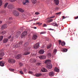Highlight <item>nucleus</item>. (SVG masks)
<instances>
[{
    "mask_svg": "<svg viewBox=\"0 0 78 78\" xmlns=\"http://www.w3.org/2000/svg\"><path fill=\"white\" fill-rule=\"evenodd\" d=\"M51 62V60H47L45 61V63H49L48 64V66L46 67L47 69H50L52 68V65H51V64L50 63V62Z\"/></svg>",
    "mask_w": 78,
    "mask_h": 78,
    "instance_id": "nucleus-1",
    "label": "nucleus"
},
{
    "mask_svg": "<svg viewBox=\"0 0 78 78\" xmlns=\"http://www.w3.org/2000/svg\"><path fill=\"white\" fill-rule=\"evenodd\" d=\"M15 60L14 59L12 58H9L8 60V62L10 64L12 63H15Z\"/></svg>",
    "mask_w": 78,
    "mask_h": 78,
    "instance_id": "nucleus-2",
    "label": "nucleus"
},
{
    "mask_svg": "<svg viewBox=\"0 0 78 78\" xmlns=\"http://www.w3.org/2000/svg\"><path fill=\"white\" fill-rule=\"evenodd\" d=\"M23 5H26L29 3V1L28 0H23Z\"/></svg>",
    "mask_w": 78,
    "mask_h": 78,
    "instance_id": "nucleus-3",
    "label": "nucleus"
},
{
    "mask_svg": "<svg viewBox=\"0 0 78 78\" xmlns=\"http://www.w3.org/2000/svg\"><path fill=\"white\" fill-rule=\"evenodd\" d=\"M27 34V31H25L23 32L22 34L21 35V37L22 38H23V37H25L26 35Z\"/></svg>",
    "mask_w": 78,
    "mask_h": 78,
    "instance_id": "nucleus-4",
    "label": "nucleus"
},
{
    "mask_svg": "<svg viewBox=\"0 0 78 78\" xmlns=\"http://www.w3.org/2000/svg\"><path fill=\"white\" fill-rule=\"evenodd\" d=\"M13 14L15 16H19V12L16 11H14Z\"/></svg>",
    "mask_w": 78,
    "mask_h": 78,
    "instance_id": "nucleus-5",
    "label": "nucleus"
},
{
    "mask_svg": "<svg viewBox=\"0 0 78 78\" xmlns=\"http://www.w3.org/2000/svg\"><path fill=\"white\" fill-rule=\"evenodd\" d=\"M59 45H62V46H64V45H66V43L64 41L62 42H61V40L59 41Z\"/></svg>",
    "mask_w": 78,
    "mask_h": 78,
    "instance_id": "nucleus-6",
    "label": "nucleus"
},
{
    "mask_svg": "<svg viewBox=\"0 0 78 78\" xmlns=\"http://www.w3.org/2000/svg\"><path fill=\"white\" fill-rule=\"evenodd\" d=\"M39 47V43H38L35 44L34 46V48L35 49H37Z\"/></svg>",
    "mask_w": 78,
    "mask_h": 78,
    "instance_id": "nucleus-7",
    "label": "nucleus"
},
{
    "mask_svg": "<svg viewBox=\"0 0 78 78\" xmlns=\"http://www.w3.org/2000/svg\"><path fill=\"white\" fill-rule=\"evenodd\" d=\"M55 75V73L53 71H51L49 73V75L50 76H53Z\"/></svg>",
    "mask_w": 78,
    "mask_h": 78,
    "instance_id": "nucleus-8",
    "label": "nucleus"
},
{
    "mask_svg": "<svg viewBox=\"0 0 78 78\" xmlns=\"http://www.w3.org/2000/svg\"><path fill=\"white\" fill-rule=\"evenodd\" d=\"M22 41H20L19 42V44L14 46L15 48H17V47H20V45H22Z\"/></svg>",
    "mask_w": 78,
    "mask_h": 78,
    "instance_id": "nucleus-9",
    "label": "nucleus"
},
{
    "mask_svg": "<svg viewBox=\"0 0 78 78\" xmlns=\"http://www.w3.org/2000/svg\"><path fill=\"white\" fill-rule=\"evenodd\" d=\"M8 27L7 26V25L5 24L3 25L1 27L2 30H4V29H5V28H6Z\"/></svg>",
    "mask_w": 78,
    "mask_h": 78,
    "instance_id": "nucleus-10",
    "label": "nucleus"
},
{
    "mask_svg": "<svg viewBox=\"0 0 78 78\" xmlns=\"http://www.w3.org/2000/svg\"><path fill=\"white\" fill-rule=\"evenodd\" d=\"M5 62L3 61H1L0 62V66L2 67H3V66H5Z\"/></svg>",
    "mask_w": 78,
    "mask_h": 78,
    "instance_id": "nucleus-11",
    "label": "nucleus"
},
{
    "mask_svg": "<svg viewBox=\"0 0 78 78\" xmlns=\"http://www.w3.org/2000/svg\"><path fill=\"white\" fill-rule=\"evenodd\" d=\"M37 35L34 34L32 37V39H33L34 40H36V39H37Z\"/></svg>",
    "mask_w": 78,
    "mask_h": 78,
    "instance_id": "nucleus-12",
    "label": "nucleus"
},
{
    "mask_svg": "<svg viewBox=\"0 0 78 78\" xmlns=\"http://www.w3.org/2000/svg\"><path fill=\"white\" fill-rule=\"evenodd\" d=\"M39 58L41 59H44L46 58V56L45 55H42L39 57Z\"/></svg>",
    "mask_w": 78,
    "mask_h": 78,
    "instance_id": "nucleus-13",
    "label": "nucleus"
},
{
    "mask_svg": "<svg viewBox=\"0 0 78 78\" xmlns=\"http://www.w3.org/2000/svg\"><path fill=\"white\" fill-rule=\"evenodd\" d=\"M51 25L54 26V27H58V24L56 22L51 23Z\"/></svg>",
    "mask_w": 78,
    "mask_h": 78,
    "instance_id": "nucleus-14",
    "label": "nucleus"
},
{
    "mask_svg": "<svg viewBox=\"0 0 78 78\" xmlns=\"http://www.w3.org/2000/svg\"><path fill=\"white\" fill-rule=\"evenodd\" d=\"M17 10L20 11V12H24V10L21 8H18L17 9Z\"/></svg>",
    "mask_w": 78,
    "mask_h": 78,
    "instance_id": "nucleus-15",
    "label": "nucleus"
},
{
    "mask_svg": "<svg viewBox=\"0 0 78 78\" xmlns=\"http://www.w3.org/2000/svg\"><path fill=\"white\" fill-rule=\"evenodd\" d=\"M54 2L56 5H59V1L58 0H54Z\"/></svg>",
    "mask_w": 78,
    "mask_h": 78,
    "instance_id": "nucleus-16",
    "label": "nucleus"
},
{
    "mask_svg": "<svg viewBox=\"0 0 78 78\" xmlns=\"http://www.w3.org/2000/svg\"><path fill=\"white\" fill-rule=\"evenodd\" d=\"M44 52H45V51H44V50H41L39 51V53L41 54H44Z\"/></svg>",
    "mask_w": 78,
    "mask_h": 78,
    "instance_id": "nucleus-17",
    "label": "nucleus"
},
{
    "mask_svg": "<svg viewBox=\"0 0 78 78\" xmlns=\"http://www.w3.org/2000/svg\"><path fill=\"white\" fill-rule=\"evenodd\" d=\"M41 70L43 72H47V70L44 68L41 69Z\"/></svg>",
    "mask_w": 78,
    "mask_h": 78,
    "instance_id": "nucleus-18",
    "label": "nucleus"
},
{
    "mask_svg": "<svg viewBox=\"0 0 78 78\" xmlns=\"http://www.w3.org/2000/svg\"><path fill=\"white\" fill-rule=\"evenodd\" d=\"M54 70L56 72H59V69L58 68L55 67L54 69Z\"/></svg>",
    "mask_w": 78,
    "mask_h": 78,
    "instance_id": "nucleus-19",
    "label": "nucleus"
},
{
    "mask_svg": "<svg viewBox=\"0 0 78 78\" xmlns=\"http://www.w3.org/2000/svg\"><path fill=\"white\" fill-rule=\"evenodd\" d=\"M21 58V55H17V56L16 57V59H20Z\"/></svg>",
    "mask_w": 78,
    "mask_h": 78,
    "instance_id": "nucleus-20",
    "label": "nucleus"
},
{
    "mask_svg": "<svg viewBox=\"0 0 78 78\" xmlns=\"http://www.w3.org/2000/svg\"><path fill=\"white\" fill-rule=\"evenodd\" d=\"M42 75V74L41 73H36L35 74V76H37V77H38V76H40Z\"/></svg>",
    "mask_w": 78,
    "mask_h": 78,
    "instance_id": "nucleus-21",
    "label": "nucleus"
},
{
    "mask_svg": "<svg viewBox=\"0 0 78 78\" xmlns=\"http://www.w3.org/2000/svg\"><path fill=\"white\" fill-rule=\"evenodd\" d=\"M7 8H9V9L12 8V5H9L7 6Z\"/></svg>",
    "mask_w": 78,
    "mask_h": 78,
    "instance_id": "nucleus-22",
    "label": "nucleus"
},
{
    "mask_svg": "<svg viewBox=\"0 0 78 78\" xmlns=\"http://www.w3.org/2000/svg\"><path fill=\"white\" fill-rule=\"evenodd\" d=\"M8 39L5 38L3 40V42L4 43H6V42H8Z\"/></svg>",
    "mask_w": 78,
    "mask_h": 78,
    "instance_id": "nucleus-23",
    "label": "nucleus"
},
{
    "mask_svg": "<svg viewBox=\"0 0 78 78\" xmlns=\"http://www.w3.org/2000/svg\"><path fill=\"white\" fill-rule=\"evenodd\" d=\"M30 54V52H26L24 53V55H29Z\"/></svg>",
    "mask_w": 78,
    "mask_h": 78,
    "instance_id": "nucleus-24",
    "label": "nucleus"
},
{
    "mask_svg": "<svg viewBox=\"0 0 78 78\" xmlns=\"http://www.w3.org/2000/svg\"><path fill=\"white\" fill-rule=\"evenodd\" d=\"M5 55V53L4 52H1L0 53V56H3Z\"/></svg>",
    "mask_w": 78,
    "mask_h": 78,
    "instance_id": "nucleus-25",
    "label": "nucleus"
},
{
    "mask_svg": "<svg viewBox=\"0 0 78 78\" xmlns=\"http://www.w3.org/2000/svg\"><path fill=\"white\" fill-rule=\"evenodd\" d=\"M31 1L33 3H34V4H35V3H36V2H37L36 0H31Z\"/></svg>",
    "mask_w": 78,
    "mask_h": 78,
    "instance_id": "nucleus-26",
    "label": "nucleus"
},
{
    "mask_svg": "<svg viewBox=\"0 0 78 78\" xmlns=\"http://www.w3.org/2000/svg\"><path fill=\"white\" fill-rule=\"evenodd\" d=\"M53 19H50L49 20H48L47 22V23H49V22H53Z\"/></svg>",
    "mask_w": 78,
    "mask_h": 78,
    "instance_id": "nucleus-27",
    "label": "nucleus"
},
{
    "mask_svg": "<svg viewBox=\"0 0 78 78\" xmlns=\"http://www.w3.org/2000/svg\"><path fill=\"white\" fill-rule=\"evenodd\" d=\"M63 52H67V49L66 48H65L63 49Z\"/></svg>",
    "mask_w": 78,
    "mask_h": 78,
    "instance_id": "nucleus-28",
    "label": "nucleus"
},
{
    "mask_svg": "<svg viewBox=\"0 0 78 78\" xmlns=\"http://www.w3.org/2000/svg\"><path fill=\"white\" fill-rule=\"evenodd\" d=\"M3 4V1L2 0H0V7Z\"/></svg>",
    "mask_w": 78,
    "mask_h": 78,
    "instance_id": "nucleus-29",
    "label": "nucleus"
},
{
    "mask_svg": "<svg viewBox=\"0 0 78 78\" xmlns=\"http://www.w3.org/2000/svg\"><path fill=\"white\" fill-rule=\"evenodd\" d=\"M5 33H6V32L5 31H2L1 33V34H5Z\"/></svg>",
    "mask_w": 78,
    "mask_h": 78,
    "instance_id": "nucleus-30",
    "label": "nucleus"
},
{
    "mask_svg": "<svg viewBox=\"0 0 78 78\" xmlns=\"http://www.w3.org/2000/svg\"><path fill=\"white\" fill-rule=\"evenodd\" d=\"M57 52V50L56 49H54V53H55V54H56Z\"/></svg>",
    "mask_w": 78,
    "mask_h": 78,
    "instance_id": "nucleus-31",
    "label": "nucleus"
},
{
    "mask_svg": "<svg viewBox=\"0 0 78 78\" xmlns=\"http://www.w3.org/2000/svg\"><path fill=\"white\" fill-rule=\"evenodd\" d=\"M8 5V3H5L4 5V8H6V7H7V6Z\"/></svg>",
    "mask_w": 78,
    "mask_h": 78,
    "instance_id": "nucleus-32",
    "label": "nucleus"
},
{
    "mask_svg": "<svg viewBox=\"0 0 78 78\" xmlns=\"http://www.w3.org/2000/svg\"><path fill=\"white\" fill-rule=\"evenodd\" d=\"M3 36H0V41L3 40Z\"/></svg>",
    "mask_w": 78,
    "mask_h": 78,
    "instance_id": "nucleus-33",
    "label": "nucleus"
},
{
    "mask_svg": "<svg viewBox=\"0 0 78 78\" xmlns=\"http://www.w3.org/2000/svg\"><path fill=\"white\" fill-rule=\"evenodd\" d=\"M48 56L49 57H51V54L50 53H48Z\"/></svg>",
    "mask_w": 78,
    "mask_h": 78,
    "instance_id": "nucleus-34",
    "label": "nucleus"
},
{
    "mask_svg": "<svg viewBox=\"0 0 78 78\" xmlns=\"http://www.w3.org/2000/svg\"><path fill=\"white\" fill-rule=\"evenodd\" d=\"M15 70V69H10V71L11 72H14Z\"/></svg>",
    "mask_w": 78,
    "mask_h": 78,
    "instance_id": "nucleus-35",
    "label": "nucleus"
},
{
    "mask_svg": "<svg viewBox=\"0 0 78 78\" xmlns=\"http://www.w3.org/2000/svg\"><path fill=\"white\" fill-rule=\"evenodd\" d=\"M41 34H46V32H41L40 33Z\"/></svg>",
    "mask_w": 78,
    "mask_h": 78,
    "instance_id": "nucleus-36",
    "label": "nucleus"
},
{
    "mask_svg": "<svg viewBox=\"0 0 78 78\" xmlns=\"http://www.w3.org/2000/svg\"><path fill=\"white\" fill-rule=\"evenodd\" d=\"M51 47V44L49 45V46H48L47 48H50Z\"/></svg>",
    "mask_w": 78,
    "mask_h": 78,
    "instance_id": "nucleus-37",
    "label": "nucleus"
},
{
    "mask_svg": "<svg viewBox=\"0 0 78 78\" xmlns=\"http://www.w3.org/2000/svg\"><path fill=\"white\" fill-rule=\"evenodd\" d=\"M39 14H40L38 12H36L35 13V14H36V15H39Z\"/></svg>",
    "mask_w": 78,
    "mask_h": 78,
    "instance_id": "nucleus-38",
    "label": "nucleus"
},
{
    "mask_svg": "<svg viewBox=\"0 0 78 78\" xmlns=\"http://www.w3.org/2000/svg\"><path fill=\"white\" fill-rule=\"evenodd\" d=\"M55 17V16H52L49 18V19H53V18H54Z\"/></svg>",
    "mask_w": 78,
    "mask_h": 78,
    "instance_id": "nucleus-39",
    "label": "nucleus"
},
{
    "mask_svg": "<svg viewBox=\"0 0 78 78\" xmlns=\"http://www.w3.org/2000/svg\"><path fill=\"white\" fill-rule=\"evenodd\" d=\"M61 14V12H59L56 13V14H57V15H58V14Z\"/></svg>",
    "mask_w": 78,
    "mask_h": 78,
    "instance_id": "nucleus-40",
    "label": "nucleus"
},
{
    "mask_svg": "<svg viewBox=\"0 0 78 78\" xmlns=\"http://www.w3.org/2000/svg\"><path fill=\"white\" fill-rule=\"evenodd\" d=\"M47 25L46 24H43V27H47Z\"/></svg>",
    "mask_w": 78,
    "mask_h": 78,
    "instance_id": "nucleus-41",
    "label": "nucleus"
},
{
    "mask_svg": "<svg viewBox=\"0 0 78 78\" xmlns=\"http://www.w3.org/2000/svg\"><path fill=\"white\" fill-rule=\"evenodd\" d=\"M8 19H9V20H12V17H8Z\"/></svg>",
    "mask_w": 78,
    "mask_h": 78,
    "instance_id": "nucleus-42",
    "label": "nucleus"
},
{
    "mask_svg": "<svg viewBox=\"0 0 78 78\" xmlns=\"http://www.w3.org/2000/svg\"><path fill=\"white\" fill-rule=\"evenodd\" d=\"M23 17H28V16H26V15L23 14Z\"/></svg>",
    "mask_w": 78,
    "mask_h": 78,
    "instance_id": "nucleus-43",
    "label": "nucleus"
},
{
    "mask_svg": "<svg viewBox=\"0 0 78 78\" xmlns=\"http://www.w3.org/2000/svg\"><path fill=\"white\" fill-rule=\"evenodd\" d=\"M41 65V63L38 62L37 63V65L38 66H39V65Z\"/></svg>",
    "mask_w": 78,
    "mask_h": 78,
    "instance_id": "nucleus-44",
    "label": "nucleus"
},
{
    "mask_svg": "<svg viewBox=\"0 0 78 78\" xmlns=\"http://www.w3.org/2000/svg\"><path fill=\"white\" fill-rule=\"evenodd\" d=\"M28 73L29 74H32L33 73V72L31 71H29Z\"/></svg>",
    "mask_w": 78,
    "mask_h": 78,
    "instance_id": "nucleus-45",
    "label": "nucleus"
},
{
    "mask_svg": "<svg viewBox=\"0 0 78 78\" xmlns=\"http://www.w3.org/2000/svg\"><path fill=\"white\" fill-rule=\"evenodd\" d=\"M19 64L20 66H23V64L22 63H20Z\"/></svg>",
    "mask_w": 78,
    "mask_h": 78,
    "instance_id": "nucleus-46",
    "label": "nucleus"
},
{
    "mask_svg": "<svg viewBox=\"0 0 78 78\" xmlns=\"http://www.w3.org/2000/svg\"><path fill=\"white\" fill-rule=\"evenodd\" d=\"M20 73H21V74H23V72L22 71H20Z\"/></svg>",
    "mask_w": 78,
    "mask_h": 78,
    "instance_id": "nucleus-47",
    "label": "nucleus"
},
{
    "mask_svg": "<svg viewBox=\"0 0 78 78\" xmlns=\"http://www.w3.org/2000/svg\"><path fill=\"white\" fill-rule=\"evenodd\" d=\"M48 30H52V31H53V30H54V29H53L51 28H50V29H48Z\"/></svg>",
    "mask_w": 78,
    "mask_h": 78,
    "instance_id": "nucleus-48",
    "label": "nucleus"
},
{
    "mask_svg": "<svg viewBox=\"0 0 78 78\" xmlns=\"http://www.w3.org/2000/svg\"><path fill=\"white\" fill-rule=\"evenodd\" d=\"M11 36H12L11 35L9 36L8 37V39H10L11 38Z\"/></svg>",
    "mask_w": 78,
    "mask_h": 78,
    "instance_id": "nucleus-49",
    "label": "nucleus"
},
{
    "mask_svg": "<svg viewBox=\"0 0 78 78\" xmlns=\"http://www.w3.org/2000/svg\"><path fill=\"white\" fill-rule=\"evenodd\" d=\"M10 2H15L16 1V0H9Z\"/></svg>",
    "mask_w": 78,
    "mask_h": 78,
    "instance_id": "nucleus-50",
    "label": "nucleus"
},
{
    "mask_svg": "<svg viewBox=\"0 0 78 78\" xmlns=\"http://www.w3.org/2000/svg\"><path fill=\"white\" fill-rule=\"evenodd\" d=\"M11 39H14V36H13V35H12V37L11 38Z\"/></svg>",
    "mask_w": 78,
    "mask_h": 78,
    "instance_id": "nucleus-51",
    "label": "nucleus"
},
{
    "mask_svg": "<svg viewBox=\"0 0 78 78\" xmlns=\"http://www.w3.org/2000/svg\"><path fill=\"white\" fill-rule=\"evenodd\" d=\"M18 36H19V35L18 34L16 36V37H18Z\"/></svg>",
    "mask_w": 78,
    "mask_h": 78,
    "instance_id": "nucleus-52",
    "label": "nucleus"
},
{
    "mask_svg": "<svg viewBox=\"0 0 78 78\" xmlns=\"http://www.w3.org/2000/svg\"><path fill=\"white\" fill-rule=\"evenodd\" d=\"M33 28H34V29H37V27H33Z\"/></svg>",
    "mask_w": 78,
    "mask_h": 78,
    "instance_id": "nucleus-53",
    "label": "nucleus"
},
{
    "mask_svg": "<svg viewBox=\"0 0 78 78\" xmlns=\"http://www.w3.org/2000/svg\"><path fill=\"white\" fill-rule=\"evenodd\" d=\"M62 17H63V18H62V19H65V16H63Z\"/></svg>",
    "mask_w": 78,
    "mask_h": 78,
    "instance_id": "nucleus-54",
    "label": "nucleus"
},
{
    "mask_svg": "<svg viewBox=\"0 0 78 78\" xmlns=\"http://www.w3.org/2000/svg\"><path fill=\"white\" fill-rule=\"evenodd\" d=\"M78 19V16H77L75 18L76 19Z\"/></svg>",
    "mask_w": 78,
    "mask_h": 78,
    "instance_id": "nucleus-55",
    "label": "nucleus"
},
{
    "mask_svg": "<svg viewBox=\"0 0 78 78\" xmlns=\"http://www.w3.org/2000/svg\"><path fill=\"white\" fill-rule=\"evenodd\" d=\"M39 19V18H37L36 19H35V20H38Z\"/></svg>",
    "mask_w": 78,
    "mask_h": 78,
    "instance_id": "nucleus-56",
    "label": "nucleus"
},
{
    "mask_svg": "<svg viewBox=\"0 0 78 78\" xmlns=\"http://www.w3.org/2000/svg\"><path fill=\"white\" fill-rule=\"evenodd\" d=\"M2 23V21H0V24Z\"/></svg>",
    "mask_w": 78,
    "mask_h": 78,
    "instance_id": "nucleus-57",
    "label": "nucleus"
},
{
    "mask_svg": "<svg viewBox=\"0 0 78 78\" xmlns=\"http://www.w3.org/2000/svg\"><path fill=\"white\" fill-rule=\"evenodd\" d=\"M3 59V58L0 57V60H2Z\"/></svg>",
    "mask_w": 78,
    "mask_h": 78,
    "instance_id": "nucleus-58",
    "label": "nucleus"
},
{
    "mask_svg": "<svg viewBox=\"0 0 78 78\" xmlns=\"http://www.w3.org/2000/svg\"><path fill=\"white\" fill-rule=\"evenodd\" d=\"M24 72H27V70L26 69H25L24 70Z\"/></svg>",
    "mask_w": 78,
    "mask_h": 78,
    "instance_id": "nucleus-59",
    "label": "nucleus"
},
{
    "mask_svg": "<svg viewBox=\"0 0 78 78\" xmlns=\"http://www.w3.org/2000/svg\"><path fill=\"white\" fill-rule=\"evenodd\" d=\"M37 25H38V24H39V23H37Z\"/></svg>",
    "mask_w": 78,
    "mask_h": 78,
    "instance_id": "nucleus-60",
    "label": "nucleus"
},
{
    "mask_svg": "<svg viewBox=\"0 0 78 78\" xmlns=\"http://www.w3.org/2000/svg\"><path fill=\"white\" fill-rule=\"evenodd\" d=\"M27 43H26V44H24V45H27Z\"/></svg>",
    "mask_w": 78,
    "mask_h": 78,
    "instance_id": "nucleus-61",
    "label": "nucleus"
},
{
    "mask_svg": "<svg viewBox=\"0 0 78 78\" xmlns=\"http://www.w3.org/2000/svg\"><path fill=\"white\" fill-rule=\"evenodd\" d=\"M9 24H10V23H9Z\"/></svg>",
    "mask_w": 78,
    "mask_h": 78,
    "instance_id": "nucleus-62",
    "label": "nucleus"
},
{
    "mask_svg": "<svg viewBox=\"0 0 78 78\" xmlns=\"http://www.w3.org/2000/svg\"><path fill=\"white\" fill-rule=\"evenodd\" d=\"M41 24H42V23H41Z\"/></svg>",
    "mask_w": 78,
    "mask_h": 78,
    "instance_id": "nucleus-63",
    "label": "nucleus"
}]
</instances>
